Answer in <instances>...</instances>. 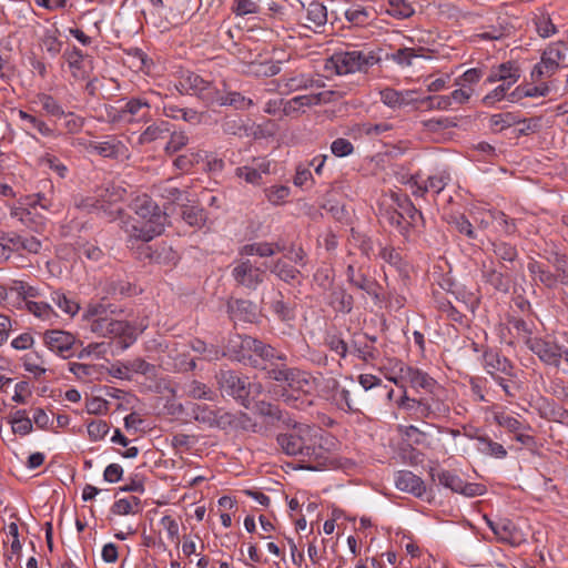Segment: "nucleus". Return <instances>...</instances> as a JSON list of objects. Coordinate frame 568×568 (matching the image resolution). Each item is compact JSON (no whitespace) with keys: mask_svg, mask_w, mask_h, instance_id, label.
I'll return each instance as SVG.
<instances>
[{"mask_svg":"<svg viewBox=\"0 0 568 568\" xmlns=\"http://www.w3.org/2000/svg\"><path fill=\"white\" fill-rule=\"evenodd\" d=\"M549 92V88L546 84L532 87V88H521L517 87L509 95L508 100L510 102H516L524 97H546Z\"/></svg>","mask_w":568,"mask_h":568,"instance_id":"nucleus-47","label":"nucleus"},{"mask_svg":"<svg viewBox=\"0 0 568 568\" xmlns=\"http://www.w3.org/2000/svg\"><path fill=\"white\" fill-rule=\"evenodd\" d=\"M346 276L349 284L366 292L376 302L382 301L381 285L375 280L367 277L362 268H356L353 264H349L346 270Z\"/></svg>","mask_w":568,"mask_h":568,"instance_id":"nucleus-16","label":"nucleus"},{"mask_svg":"<svg viewBox=\"0 0 568 568\" xmlns=\"http://www.w3.org/2000/svg\"><path fill=\"white\" fill-rule=\"evenodd\" d=\"M219 388L222 394L231 396L241 402L242 405L247 407L248 395L253 387L260 389L261 385L251 384L247 377H242L234 371H220L216 375Z\"/></svg>","mask_w":568,"mask_h":568,"instance_id":"nucleus-7","label":"nucleus"},{"mask_svg":"<svg viewBox=\"0 0 568 568\" xmlns=\"http://www.w3.org/2000/svg\"><path fill=\"white\" fill-rule=\"evenodd\" d=\"M329 61L339 75L349 74L354 72H366L371 67L375 65L379 58L374 51H341L335 52Z\"/></svg>","mask_w":568,"mask_h":568,"instance_id":"nucleus-5","label":"nucleus"},{"mask_svg":"<svg viewBox=\"0 0 568 568\" xmlns=\"http://www.w3.org/2000/svg\"><path fill=\"white\" fill-rule=\"evenodd\" d=\"M402 373H404L403 377L406 378V385L408 384L413 389L417 392L420 389L424 390L428 394L427 397L440 398L444 389L428 373L409 365L402 367Z\"/></svg>","mask_w":568,"mask_h":568,"instance_id":"nucleus-12","label":"nucleus"},{"mask_svg":"<svg viewBox=\"0 0 568 568\" xmlns=\"http://www.w3.org/2000/svg\"><path fill=\"white\" fill-rule=\"evenodd\" d=\"M534 23L538 34L541 38H549L557 33V28L552 23L548 13H540L534 18Z\"/></svg>","mask_w":568,"mask_h":568,"instance_id":"nucleus-49","label":"nucleus"},{"mask_svg":"<svg viewBox=\"0 0 568 568\" xmlns=\"http://www.w3.org/2000/svg\"><path fill=\"white\" fill-rule=\"evenodd\" d=\"M267 378L281 383L294 392L302 393H310L314 384L310 373L296 367H288L285 362L272 365L267 369Z\"/></svg>","mask_w":568,"mask_h":568,"instance_id":"nucleus-6","label":"nucleus"},{"mask_svg":"<svg viewBox=\"0 0 568 568\" xmlns=\"http://www.w3.org/2000/svg\"><path fill=\"white\" fill-rule=\"evenodd\" d=\"M183 394L193 399L213 400L215 393L204 383L191 379L183 384Z\"/></svg>","mask_w":568,"mask_h":568,"instance_id":"nucleus-26","label":"nucleus"},{"mask_svg":"<svg viewBox=\"0 0 568 568\" xmlns=\"http://www.w3.org/2000/svg\"><path fill=\"white\" fill-rule=\"evenodd\" d=\"M494 254L501 262L514 263L518 257V251L515 245L505 241H495L491 243Z\"/></svg>","mask_w":568,"mask_h":568,"instance_id":"nucleus-41","label":"nucleus"},{"mask_svg":"<svg viewBox=\"0 0 568 568\" xmlns=\"http://www.w3.org/2000/svg\"><path fill=\"white\" fill-rule=\"evenodd\" d=\"M450 173L447 170H442L432 174L425 181L427 191H433L436 194H439L446 185L450 182Z\"/></svg>","mask_w":568,"mask_h":568,"instance_id":"nucleus-46","label":"nucleus"},{"mask_svg":"<svg viewBox=\"0 0 568 568\" xmlns=\"http://www.w3.org/2000/svg\"><path fill=\"white\" fill-rule=\"evenodd\" d=\"M256 339L247 335H235L231 337L226 345L227 355L244 365L251 367H261L262 362L254 357L253 348L256 346Z\"/></svg>","mask_w":568,"mask_h":568,"instance_id":"nucleus-10","label":"nucleus"},{"mask_svg":"<svg viewBox=\"0 0 568 568\" xmlns=\"http://www.w3.org/2000/svg\"><path fill=\"white\" fill-rule=\"evenodd\" d=\"M116 310L111 305L102 303L89 304L83 314V320L88 323L90 331L99 337L123 338V348L129 347L136 338L135 327L126 322L113 318Z\"/></svg>","mask_w":568,"mask_h":568,"instance_id":"nucleus-3","label":"nucleus"},{"mask_svg":"<svg viewBox=\"0 0 568 568\" xmlns=\"http://www.w3.org/2000/svg\"><path fill=\"white\" fill-rule=\"evenodd\" d=\"M21 120L27 121L33 129H36L43 136H55V131L50 128L43 120L29 114L26 111H19Z\"/></svg>","mask_w":568,"mask_h":568,"instance_id":"nucleus-51","label":"nucleus"},{"mask_svg":"<svg viewBox=\"0 0 568 568\" xmlns=\"http://www.w3.org/2000/svg\"><path fill=\"white\" fill-rule=\"evenodd\" d=\"M325 345L334 353L339 355L342 358H345L348 353L347 343L338 335L333 334L328 335L325 338Z\"/></svg>","mask_w":568,"mask_h":568,"instance_id":"nucleus-62","label":"nucleus"},{"mask_svg":"<svg viewBox=\"0 0 568 568\" xmlns=\"http://www.w3.org/2000/svg\"><path fill=\"white\" fill-rule=\"evenodd\" d=\"M58 30H47L41 39V44L51 57H57L62 48V42L58 39Z\"/></svg>","mask_w":568,"mask_h":568,"instance_id":"nucleus-52","label":"nucleus"},{"mask_svg":"<svg viewBox=\"0 0 568 568\" xmlns=\"http://www.w3.org/2000/svg\"><path fill=\"white\" fill-rule=\"evenodd\" d=\"M329 303L335 311L347 314L353 310L354 298L343 287H337L332 291Z\"/></svg>","mask_w":568,"mask_h":568,"instance_id":"nucleus-29","label":"nucleus"},{"mask_svg":"<svg viewBox=\"0 0 568 568\" xmlns=\"http://www.w3.org/2000/svg\"><path fill=\"white\" fill-rule=\"evenodd\" d=\"M151 105L145 98H131L113 116V121H144L150 118Z\"/></svg>","mask_w":568,"mask_h":568,"instance_id":"nucleus-13","label":"nucleus"},{"mask_svg":"<svg viewBox=\"0 0 568 568\" xmlns=\"http://www.w3.org/2000/svg\"><path fill=\"white\" fill-rule=\"evenodd\" d=\"M69 371L75 375L77 378L83 382H92L97 378L99 368L97 365L82 364V363H70Z\"/></svg>","mask_w":568,"mask_h":568,"instance_id":"nucleus-43","label":"nucleus"},{"mask_svg":"<svg viewBox=\"0 0 568 568\" xmlns=\"http://www.w3.org/2000/svg\"><path fill=\"white\" fill-rule=\"evenodd\" d=\"M397 406L408 417L417 420L440 419L449 414V406L437 397H409L407 388H404L403 395L397 400Z\"/></svg>","mask_w":568,"mask_h":568,"instance_id":"nucleus-4","label":"nucleus"},{"mask_svg":"<svg viewBox=\"0 0 568 568\" xmlns=\"http://www.w3.org/2000/svg\"><path fill=\"white\" fill-rule=\"evenodd\" d=\"M282 247L275 243L255 242L243 245L239 250V255L243 258L251 255H258L260 257L273 256L276 252H281Z\"/></svg>","mask_w":568,"mask_h":568,"instance_id":"nucleus-23","label":"nucleus"},{"mask_svg":"<svg viewBox=\"0 0 568 568\" xmlns=\"http://www.w3.org/2000/svg\"><path fill=\"white\" fill-rule=\"evenodd\" d=\"M254 357L257 361L262 362L261 367H255L256 369H262L265 372V376L267 377V369L272 367V365H277L280 363L286 362L287 356L285 353L277 351L270 344H265L264 342L256 339V346L253 348Z\"/></svg>","mask_w":568,"mask_h":568,"instance_id":"nucleus-17","label":"nucleus"},{"mask_svg":"<svg viewBox=\"0 0 568 568\" xmlns=\"http://www.w3.org/2000/svg\"><path fill=\"white\" fill-rule=\"evenodd\" d=\"M11 425L14 434L28 435L32 432V420L24 409H19L12 415Z\"/></svg>","mask_w":568,"mask_h":568,"instance_id":"nucleus-44","label":"nucleus"},{"mask_svg":"<svg viewBox=\"0 0 568 568\" xmlns=\"http://www.w3.org/2000/svg\"><path fill=\"white\" fill-rule=\"evenodd\" d=\"M136 217L122 221V229L131 239L149 242L162 234L166 215L159 205L146 194L136 196L132 204Z\"/></svg>","mask_w":568,"mask_h":568,"instance_id":"nucleus-2","label":"nucleus"},{"mask_svg":"<svg viewBox=\"0 0 568 568\" xmlns=\"http://www.w3.org/2000/svg\"><path fill=\"white\" fill-rule=\"evenodd\" d=\"M90 152H94L103 158H118L123 153L124 145L116 138H109L105 141H89Z\"/></svg>","mask_w":568,"mask_h":568,"instance_id":"nucleus-22","label":"nucleus"},{"mask_svg":"<svg viewBox=\"0 0 568 568\" xmlns=\"http://www.w3.org/2000/svg\"><path fill=\"white\" fill-rule=\"evenodd\" d=\"M396 488L409 493L415 497H422L426 487L420 477L409 470H400L395 476Z\"/></svg>","mask_w":568,"mask_h":568,"instance_id":"nucleus-21","label":"nucleus"},{"mask_svg":"<svg viewBox=\"0 0 568 568\" xmlns=\"http://www.w3.org/2000/svg\"><path fill=\"white\" fill-rule=\"evenodd\" d=\"M109 425L105 420L95 419L88 424V434L91 440H101L109 433Z\"/></svg>","mask_w":568,"mask_h":568,"instance_id":"nucleus-61","label":"nucleus"},{"mask_svg":"<svg viewBox=\"0 0 568 568\" xmlns=\"http://www.w3.org/2000/svg\"><path fill=\"white\" fill-rule=\"evenodd\" d=\"M271 273L275 274L280 280L292 283L296 280L298 275V271L284 262L283 260L275 261L272 265L268 266Z\"/></svg>","mask_w":568,"mask_h":568,"instance_id":"nucleus-40","label":"nucleus"},{"mask_svg":"<svg viewBox=\"0 0 568 568\" xmlns=\"http://www.w3.org/2000/svg\"><path fill=\"white\" fill-rule=\"evenodd\" d=\"M483 363L484 368L491 378L498 375L513 376V371L515 369L513 363L507 357L491 349L484 352Z\"/></svg>","mask_w":568,"mask_h":568,"instance_id":"nucleus-18","label":"nucleus"},{"mask_svg":"<svg viewBox=\"0 0 568 568\" xmlns=\"http://www.w3.org/2000/svg\"><path fill=\"white\" fill-rule=\"evenodd\" d=\"M111 511L114 515L120 516L136 514L141 511V500L139 497L135 496H131L129 498H121L112 505Z\"/></svg>","mask_w":568,"mask_h":568,"instance_id":"nucleus-37","label":"nucleus"},{"mask_svg":"<svg viewBox=\"0 0 568 568\" xmlns=\"http://www.w3.org/2000/svg\"><path fill=\"white\" fill-rule=\"evenodd\" d=\"M494 534L501 542L518 546L523 541V535L509 518H498L495 523Z\"/></svg>","mask_w":568,"mask_h":568,"instance_id":"nucleus-20","label":"nucleus"},{"mask_svg":"<svg viewBox=\"0 0 568 568\" xmlns=\"http://www.w3.org/2000/svg\"><path fill=\"white\" fill-rule=\"evenodd\" d=\"M51 302L58 306L64 314L73 317L80 311V305L74 300L68 297L63 292L55 291L51 293Z\"/></svg>","mask_w":568,"mask_h":568,"instance_id":"nucleus-34","label":"nucleus"},{"mask_svg":"<svg viewBox=\"0 0 568 568\" xmlns=\"http://www.w3.org/2000/svg\"><path fill=\"white\" fill-rule=\"evenodd\" d=\"M43 339L50 351L64 358L70 357V352L77 341L73 334L62 329H49L44 332Z\"/></svg>","mask_w":568,"mask_h":568,"instance_id":"nucleus-14","label":"nucleus"},{"mask_svg":"<svg viewBox=\"0 0 568 568\" xmlns=\"http://www.w3.org/2000/svg\"><path fill=\"white\" fill-rule=\"evenodd\" d=\"M287 430L280 433L276 442L281 450L287 456L298 457L305 468L317 470L325 465V449L321 445V429L302 423L287 426Z\"/></svg>","mask_w":568,"mask_h":568,"instance_id":"nucleus-1","label":"nucleus"},{"mask_svg":"<svg viewBox=\"0 0 568 568\" xmlns=\"http://www.w3.org/2000/svg\"><path fill=\"white\" fill-rule=\"evenodd\" d=\"M124 368L129 369V372H133L145 376H151L154 375L155 373V366L148 363L143 358H134L132 361L125 362Z\"/></svg>","mask_w":568,"mask_h":568,"instance_id":"nucleus-55","label":"nucleus"},{"mask_svg":"<svg viewBox=\"0 0 568 568\" xmlns=\"http://www.w3.org/2000/svg\"><path fill=\"white\" fill-rule=\"evenodd\" d=\"M477 440L478 450L481 454L499 459H503L507 456V450L505 449V447L501 444L491 440L489 437L479 436L477 437Z\"/></svg>","mask_w":568,"mask_h":568,"instance_id":"nucleus-33","label":"nucleus"},{"mask_svg":"<svg viewBox=\"0 0 568 568\" xmlns=\"http://www.w3.org/2000/svg\"><path fill=\"white\" fill-rule=\"evenodd\" d=\"M270 310L282 322H291L295 318L294 308L284 301L281 292H277L275 297L270 303Z\"/></svg>","mask_w":568,"mask_h":568,"instance_id":"nucleus-30","label":"nucleus"},{"mask_svg":"<svg viewBox=\"0 0 568 568\" xmlns=\"http://www.w3.org/2000/svg\"><path fill=\"white\" fill-rule=\"evenodd\" d=\"M253 104L251 99H246L240 92L223 93L220 105H231L240 110L247 109Z\"/></svg>","mask_w":568,"mask_h":568,"instance_id":"nucleus-53","label":"nucleus"},{"mask_svg":"<svg viewBox=\"0 0 568 568\" xmlns=\"http://www.w3.org/2000/svg\"><path fill=\"white\" fill-rule=\"evenodd\" d=\"M221 128L223 133L230 135H242L243 132L246 133L243 119L236 114L224 116L221 122Z\"/></svg>","mask_w":568,"mask_h":568,"instance_id":"nucleus-45","label":"nucleus"},{"mask_svg":"<svg viewBox=\"0 0 568 568\" xmlns=\"http://www.w3.org/2000/svg\"><path fill=\"white\" fill-rule=\"evenodd\" d=\"M69 68L71 69L72 75L77 79H84V61L87 55L82 53L80 49L73 47L71 50H67L63 53Z\"/></svg>","mask_w":568,"mask_h":568,"instance_id":"nucleus-27","label":"nucleus"},{"mask_svg":"<svg viewBox=\"0 0 568 568\" xmlns=\"http://www.w3.org/2000/svg\"><path fill=\"white\" fill-rule=\"evenodd\" d=\"M170 132V123L161 121L159 123H152L149 125L140 135L139 142L141 144L151 143L158 139L164 136L165 133Z\"/></svg>","mask_w":568,"mask_h":568,"instance_id":"nucleus-35","label":"nucleus"},{"mask_svg":"<svg viewBox=\"0 0 568 568\" xmlns=\"http://www.w3.org/2000/svg\"><path fill=\"white\" fill-rule=\"evenodd\" d=\"M323 93L297 95L288 100L284 105V112L291 114L304 106L317 105L322 102Z\"/></svg>","mask_w":568,"mask_h":568,"instance_id":"nucleus-31","label":"nucleus"},{"mask_svg":"<svg viewBox=\"0 0 568 568\" xmlns=\"http://www.w3.org/2000/svg\"><path fill=\"white\" fill-rule=\"evenodd\" d=\"M3 241L11 246V253L16 251H26L30 254H38L42 247L40 240L34 236H22L16 232L3 233Z\"/></svg>","mask_w":568,"mask_h":568,"instance_id":"nucleus-19","label":"nucleus"},{"mask_svg":"<svg viewBox=\"0 0 568 568\" xmlns=\"http://www.w3.org/2000/svg\"><path fill=\"white\" fill-rule=\"evenodd\" d=\"M313 81L305 74H294L291 77H284L280 80L278 87L283 93H290L301 89H307L311 87Z\"/></svg>","mask_w":568,"mask_h":568,"instance_id":"nucleus-32","label":"nucleus"},{"mask_svg":"<svg viewBox=\"0 0 568 568\" xmlns=\"http://www.w3.org/2000/svg\"><path fill=\"white\" fill-rule=\"evenodd\" d=\"M267 201L273 205H282L291 194V190L286 185H274L264 189Z\"/></svg>","mask_w":568,"mask_h":568,"instance_id":"nucleus-50","label":"nucleus"},{"mask_svg":"<svg viewBox=\"0 0 568 568\" xmlns=\"http://www.w3.org/2000/svg\"><path fill=\"white\" fill-rule=\"evenodd\" d=\"M192 415L196 422L211 427L212 422L214 420L215 409H212L206 405L194 404Z\"/></svg>","mask_w":568,"mask_h":568,"instance_id":"nucleus-58","label":"nucleus"},{"mask_svg":"<svg viewBox=\"0 0 568 568\" xmlns=\"http://www.w3.org/2000/svg\"><path fill=\"white\" fill-rule=\"evenodd\" d=\"M235 176L244 180L246 183L252 185H261L263 183L260 172L251 165L239 166L235 169Z\"/></svg>","mask_w":568,"mask_h":568,"instance_id":"nucleus-56","label":"nucleus"},{"mask_svg":"<svg viewBox=\"0 0 568 568\" xmlns=\"http://www.w3.org/2000/svg\"><path fill=\"white\" fill-rule=\"evenodd\" d=\"M27 310L41 320H50L55 315L51 305L44 302L26 301Z\"/></svg>","mask_w":568,"mask_h":568,"instance_id":"nucleus-54","label":"nucleus"},{"mask_svg":"<svg viewBox=\"0 0 568 568\" xmlns=\"http://www.w3.org/2000/svg\"><path fill=\"white\" fill-rule=\"evenodd\" d=\"M232 277L237 285L248 290H256L264 282L265 270L254 265L248 258L241 257L234 263Z\"/></svg>","mask_w":568,"mask_h":568,"instance_id":"nucleus-11","label":"nucleus"},{"mask_svg":"<svg viewBox=\"0 0 568 568\" xmlns=\"http://www.w3.org/2000/svg\"><path fill=\"white\" fill-rule=\"evenodd\" d=\"M388 13L399 19L409 18L414 13V9L405 0H389Z\"/></svg>","mask_w":568,"mask_h":568,"instance_id":"nucleus-57","label":"nucleus"},{"mask_svg":"<svg viewBox=\"0 0 568 568\" xmlns=\"http://www.w3.org/2000/svg\"><path fill=\"white\" fill-rule=\"evenodd\" d=\"M494 419L500 427L506 428L510 433H518L524 428L521 422L505 413L496 414Z\"/></svg>","mask_w":568,"mask_h":568,"instance_id":"nucleus-60","label":"nucleus"},{"mask_svg":"<svg viewBox=\"0 0 568 568\" xmlns=\"http://www.w3.org/2000/svg\"><path fill=\"white\" fill-rule=\"evenodd\" d=\"M493 381L501 387L506 397L515 398L518 395L520 384L517 378L516 369L513 371V376L498 375L493 377Z\"/></svg>","mask_w":568,"mask_h":568,"instance_id":"nucleus-36","label":"nucleus"},{"mask_svg":"<svg viewBox=\"0 0 568 568\" xmlns=\"http://www.w3.org/2000/svg\"><path fill=\"white\" fill-rule=\"evenodd\" d=\"M223 92H221L213 83L209 82L204 89L201 90L199 98L207 104H219Z\"/></svg>","mask_w":568,"mask_h":568,"instance_id":"nucleus-64","label":"nucleus"},{"mask_svg":"<svg viewBox=\"0 0 568 568\" xmlns=\"http://www.w3.org/2000/svg\"><path fill=\"white\" fill-rule=\"evenodd\" d=\"M528 271L535 281H539L549 288L555 287L558 283L559 275H555L536 261L528 264Z\"/></svg>","mask_w":568,"mask_h":568,"instance_id":"nucleus-28","label":"nucleus"},{"mask_svg":"<svg viewBox=\"0 0 568 568\" xmlns=\"http://www.w3.org/2000/svg\"><path fill=\"white\" fill-rule=\"evenodd\" d=\"M498 67V72L500 75H504L501 82L516 83L520 78V70L516 65V63L508 61L501 63Z\"/></svg>","mask_w":568,"mask_h":568,"instance_id":"nucleus-59","label":"nucleus"},{"mask_svg":"<svg viewBox=\"0 0 568 568\" xmlns=\"http://www.w3.org/2000/svg\"><path fill=\"white\" fill-rule=\"evenodd\" d=\"M232 11L236 16H246L254 14L260 11V7L256 2L252 0H234L232 6Z\"/></svg>","mask_w":568,"mask_h":568,"instance_id":"nucleus-63","label":"nucleus"},{"mask_svg":"<svg viewBox=\"0 0 568 568\" xmlns=\"http://www.w3.org/2000/svg\"><path fill=\"white\" fill-rule=\"evenodd\" d=\"M181 216L190 226L200 227L205 222L204 210L199 206H193V205L183 206Z\"/></svg>","mask_w":568,"mask_h":568,"instance_id":"nucleus-48","label":"nucleus"},{"mask_svg":"<svg viewBox=\"0 0 568 568\" xmlns=\"http://www.w3.org/2000/svg\"><path fill=\"white\" fill-rule=\"evenodd\" d=\"M306 21L314 28L324 26L327 21L326 8L317 1H312L306 9Z\"/></svg>","mask_w":568,"mask_h":568,"instance_id":"nucleus-39","label":"nucleus"},{"mask_svg":"<svg viewBox=\"0 0 568 568\" xmlns=\"http://www.w3.org/2000/svg\"><path fill=\"white\" fill-rule=\"evenodd\" d=\"M37 103L40 104L41 109L49 116L62 118L64 115L62 105L50 94L39 93L37 95Z\"/></svg>","mask_w":568,"mask_h":568,"instance_id":"nucleus-38","label":"nucleus"},{"mask_svg":"<svg viewBox=\"0 0 568 568\" xmlns=\"http://www.w3.org/2000/svg\"><path fill=\"white\" fill-rule=\"evenodd\" d=\"M527 346L545 364L559 367L561 361L559 345L542 338H534L527 341Z\"/></svg>","mask_w":568,"mask_h":568,"instance_id":"nucleus-15","label":"nucleus"},{"mask_svg":"<svg viewBox=\"0 0 568 568\" xmlns=\"http://www.w3.org/2000/svg\"><path fill=\"white\" fill-rule=\"evenodd\" d=\"M484 278L486 283L490 284L495 290L507 293L510 288V280L495 268L484 271Z\"/></svg>","mask_w":568,"mask_h":568,"instance_id":"nucleus-42","label":"nucleus"},{"mask_svg":"<svg viewBox=\"0 0 568 568\" xmlns=\"http://www.w3.org/2000/svg\"><path fill=\"white\" fill-rule=\"evenodd\" d=\"M567 44L564 41L551 42L544 50L540 62L531 71L532 80L554 75L566 58Z\"/></svg>","mask_w":568,"mask_h":568,"instance_id":"nucleus-8","label":"nucleus"},{"mask_svg":"<svg viewBox=\"0 0 568 568\" xmlns=\"http://www.w3.org/2000/svg\"><path fill=\"white\" fill-rule=\"evenodd\" d=\"M427 49L419 48H400L395 52L390 53L387 58L398 65L405 68L413 65L414 59L417 58H428Z\"/></svg>","mask_w":568,"mask_h":568,"instance_id":"nucleus-24","label":"nucleus"},{"mask_svg":"<svg viewBox=\"0 0 568 568\" xmlns=\"http://www.w3.org/2000/svg\"><path fill=\"white\" fill-rule=\"evenodd\" d=\"M430 476L433 481H437L445 488L466 497L481 496L486 490L484 485L477 483H465L458 475L450 470L432 469Z\"/></svg>","mask_w":568,"mask_h":568,"instance_id":"nucleus-9","label":"nucleus"},{"mask_svg":"<svg viewBox=\"0 0 568 568\" xmlns=\"http://www.w3.org/2000/svg\"><path fill=\"white\" fill-rule=\"evenodd\" d=\"M254 409L256 414L265 418L267 424L274 425L276 422H282L286 426H288L291 423V419L285 418L280 407L271 403L260 400L255 404Z\"/></svg>","mask_w":568,"mask_h":568,"instance_id":"nucleus-25","label":"nucleus"}]
</instances>
